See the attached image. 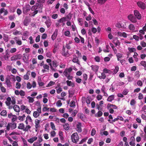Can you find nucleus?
Returning <instances> with one entry per match:
<instances>
[{
	"label": "nucleus",
	"mask_w": 146,
	"mask_h": 146,
	"mask_svg": "<svg viewBox=\"0 0 146 146\" xmlns=\"http://www.w3.org/2000/svg\"><path fill=\"white\" fill-rule=\"evenodd\" d=\"M7 100L5 102V103L7 106H8V108L9 109L13 108V106L16 103L15 99L13 97L11 98L10 97H8L7 98Z\"/></svg>",
	"instance_id": "1"
},
{
	"label": "nucleus",
	"mask_w": 146,
	"mask_h": 146,
	"mask_svg": "<svg viewBox=\"0 0 146 146\" xmlns=\"http://www.w3.org/2000/svg\"><path fill=\"white\" fill-rule=\"evenodd\" d=\"M66 17H63L60 19L58 20L57 21L58 23H57L56 25V26H60L61 25L64 26L65 25V22L66 21Z\"/></svg>",
	"instance_id": "2"
},
{
	"label": "nucleus",
	"mask_w": 146,
	"mask_h": 146,
	"mask_svg": "<svg viewBox=\"0 0 146 146\" xmlns=\"http://www.w3.org/2000/svg\"><path fill=\"white\" fill-rule=\"evenodd\" d=\"M72 141L74 143H76L79 140V136L77 132L72 134L71 136Z\"/></svg>",
	"instance_id": "3"
},
{
	"label": "nucleus",
	"mask_w": 146,
	"mask_h": 146,
	"mask_svg": "<svg viewBox=\"0 0 146 146\" xmlns=\"http://www.w3.org/2000/svg\"><path fill=\"white\" fill-rule=\"evenodd\" d=\"M31 9V6L29 4H26L23 8V14H27V13Z\"/></svg>",
	"instance_id": "4"
},
{
	"label": "nucleus",
	"mask_w": 146,
	"mask_h": 146,
	"mask_svg": "<svg viewBox=\"0 0 146 146\" xmlns=\"http://www.w3.org/2000/svg\"><path fill=\"white\" fill-rule=\"evenodd\" d=\"M22 56L21 54H18L12 56L11 58V61L21 59Z\"/></svg>",
	"instance_id": "5"
},
{
	"label": "nucleus",
	"mask_w": 146,
	"mask_h": 146,
	"mask_svg": "<svg viewBox=\"0 0 146 146\" xmlns=\"http://www.w3.org/2000/svg\"><path fill=\"white\" fill-rule=\"evenodd\" d=\"M41 113V108H38L36 110V111H35L33 113V116L35 118L38 117Z\"/></svg>",
	"instance_id": "6"
},
{
	"label": "nucleus",
	"mask_w": 146,
	"mask_h": 146,
	"mask_svg": "<svg viewBox=\"0 0 146 146\" xmlns=\"http://www.w3.org/2000/svg\"><path fill=\"white\" fill-rule=\"evenodd\" d=\"M137 4L138 7L142 9H144L146 8V5L144 3L141 1L138 2L137 3Z\"/></svg>",
	"instance_id": "7"
},
{
	"label": "nucleus",
	"mask_w": 146,
	"mask_h": 146,
	"mask_svg": "<svg viewBox=\"0 0 146 146\" xmlns=\"http://www.w3.org/2000/svg\"><path fill=\"white\" fill-rule=\"evenodd\" d=\"M72 70V67H70L66 69L63 72L64 75L66 76L68 75H70V73Z\"/></svg>",
	"instance_id": "8"
},
{
	"label": "nucleus",
	"mask_w": 146,
	"mask_h": 146,
	"mask_svg": "<svg viewBox=\"0 0 146 146\" xmlns=\"http://www.w3.org/2000/svg\"><path fill=\"white\" fill-rule=\"evenodd\" d=\"M13 108L15 111L17 113L16 114V115H19V113L20 112V108L19 106L18 105L15 104L13 106Z\"/></svg>",
	"instance_id": "9"
},
{
	"label": "nucleus",
	"mask_w": 146,
	"mask_h": 146,
	"mask_svg": "<svg viewBox=\"0 0 146 146\" xmlns=\"http://www.w3.org/2000/svg\"><path fill=\"white\" fill-rule=\"evenodd\" d=\"M134 15L137 19L140 20L141 19V15L138 11L137 10H135L134 11Z\"/></svg>",
	"instance_id": "10"
},
{
	"label": "nucleus",
	"mask_w": 146,
	"mask_h": 146,
	"mask_svg": "<svg viewBox=\"0 0 146 146\" xmlns=\"http://www.w3.org/2000/svg\"><path fill=\"white\" fill-rule=\"evenodd\" d=\"M76 131L78 133L81 132L82 131V129L81 127L82 123L81 122H78L76 125Z\"/></svg>",
	"instance_id": "11"
},
{
	"label": "nucleus",
	"mask_w": 146,
	"mask_h": 146,
	"mask_svg": "<svg viewBox=\"0 0 146 146\" xmlns=\"http://www.w3.org/2000/svg\"><path fill=\"white\" fill-rule=\"evenodd\" d=\"M128 19L133 23H136L137 22V20L132 15H130L128 16Z\"/></svg>",
	"instance_id": "12"
},
{
	"label": "nucleus",
	"mask_w": 146,
	"mask_h": 146,
	"mask_svg": "<svg viewBox=\"0 0 146 146\" xmlns=\"http://www.w3.org/2000/svg\"><path fill=\"white\" fill-rule=\"evenodd\" d=\"M29 122L33 123V120L29 115H28L26 117L25 123L26 125L28 124Z\"/></svg>",
	"instance_id": "13"
},
{
	"label": "nucleus",
	"mask_w": 146,
	"mask_h": 146,
	"mask_svg": "<svg viewBox=\"0 0 146 146\" xmlns=\"http://www.w3.org/2000/svg\"><path fill=\"white\" fill-rule=\"evenodd\" d=\"M16 43L19 45H21L22 42L21 40L19 37H15L14 38Z\"/></svg>",
	"instance_id": "14"
},
{
	"label": "nucleus",
	"mask_w": 146,
	"mask_h": 146,
	"mask_svg": "<svg viewBox=\"0 0 146 146\" xmlns=\"http://www.w3.org/2000/svg\"><path fill=\"white\" fill-rule=\"evenodd\" d=\"M38 139L37 136L33 137L28 140V141L31 143H33L34 141H36Z\"/></svg>",
	"instance_id": "15"
},
{
	"label": "nucleus",
	"mask_w": 146,
	"mask_h": 146,
	"mask_svg": "<svg viewBox=\"0 0 146 146\" xmlns=\"http://www.w3.org/2000/svg\"><path fill=\"white\" fill-rule=\"evenodd\" d=\"M131 141L129 143V145L131 146H135V139L134 137H131Z\"/></svg>",
	"instance_id": "16"
},
{
	"label": "nucleus",
	"mask_w": 146,
	"mask_h": 146,
	"mask_svg": "<svg viewBox=\"0 0 146 146\" xmlns=\"http://www.w3.org/2000/svg\"><path fill=\"white\" fill-rule=\"evenodd\" d=\"M58 31V30L57 29H56L52 35L51 38L53 40H54L56 38L57 35Z\"/></svg>",
	"instance_id": "17"
},
{
	"label": "nucleus",
	"mask_w": 146,
	"mask_h": 146,
	"mask_svg": "<svg viewBox=\"0 0 146 146\" xmlns=\"http://www.w3.org/2000/svg\"><path fill=\"white\" fill-rule=\"evenodd\" d=\"M92 68V69L94 72H97L99 69V66L97 65H92L91 66Z\"/></svg>",
	"instance_id": "18"
},
{
	"label": "nucleus",
	"mask_w": 146,
	"mask_h": 146,
	"mask_svg": "<svg viewBox=\"0 0 146 146\" xmlns=\"http://www.w3.org/2000/svg\"><path fill=\"white\" fill-rule=\"evenodd\" d=\"M108 109L111 108L112 109H116L117 108V107L113 104H108L107 106Z\"/></svg>",
	"instance_id": "19"
},
{
	"label": "nucleus",
	"mask_w": 146,
	"mask_h": 146,
	"mask_svg": "<svg viewBox=\"0 0 146 146\" xmlns=\"http://www.w3.org/2000/svg\"><path fill=\"white\" fill-rule=\"evenodd\" d=\"M30 75V73L29 71H28L26 74L23 77L24 80H28L29 79V76Z\"/></svg>",
	"instance_id": "20"
},
{
	"label": "nucleus",
	"mask_w": 146,
	"mask_h": 146,
	"mask_svg": "<svg viewBox=\"0 0 146 146\" xmlns=\"http://www.w3.org/2000/svg\"><path fill=\"white\" fill-rule=\"evenodd\" d=\"M30 20L28 19L27 17H26L24 21L23 24L25 26H27L30 22Z\"/></svg>",
	"instance_id": "21"
},
{
	"label": "nucleus",
	"mask_w": 146,
	"mask_h": 146,
	"mask_svg": "<svg viewBox=\"0 0 146 146\" xmlns=\"http://www.w3.org/2000/svg\"><path fill=\"white\" fill-rule=\"evenodd\" d=\"M48 18L49 19L47 20L45 22V24L48 28L50 26L52 23L50 19H49V17H48Z\"/></svg>",
	"instance_id": "22"
},
{
	"label": "nucleus",
	"mask_w": 146,
	"mask_h": 146,
	"mask_svg": "<svg viewBox=\"0 0 146 146\" xmlns=\"http://www.w3.org/2000/svg\"><path fill=\"white\" fill-rule=\"evenodd\" d=\"M28 56L25 54H23V60L25 62H27L29 59Z\"/></svg>",
	"instance_id": "23"
},
{
	"label": "nucleus",
	"mask_w": 146,
	"mask_h": 146,
	"mask_svg": "<svg viewBox=\"0 0 146 146\" xmlns=\"http://www.w3.org/2000/svg\"><path fill=\"white\" fill-rule=\"evenodd\" d=\"M40 120H38L36 119L35 120V127L36 129H37L40 126Z\"/></svg>",
	"instance_id": "24"
},
{
	"label": "nucleus",
	"mask_w": 146,
	"mask_h": 146,
	"mask_svg": "<svg viewBox=\"0 0 146 146\" xmlns=\"http://www.w3.org/2000/svg\"><path fill=\"white\" fill-rule=\"evenodd\" d=\"M128 28L131 31L134 32L135 29V27L132 24H130L128 26Z\"/></svg>",
	"instance_id": "25"
},
{
	"label": "nucleus",
	"mask_w": 146,
	"mask_h": 146,
	"mask_svg": "<svg viewBox=\"0 0 146 146\" xmlns=\"http://www.w3.org/2000/svg\"><path fill=\"white\" fill-rule=\"evenodd\" d=\"M66 83L67 85L68 86H71L72 87H74L75 86L74 84L71 81H70L68 80H67L66 81Z\"/></svg>",
	"instance_id": "26"
},
{
	"label": "nucleus",
	"mask_w": 146,
	"mask_h": 146,
	"mask_svg": "<svg viewBox=\"0 0 146 146\" xmlns=\"http://www.w3.org/2000/svg\"><path fill=\"white\" fill-rule=\"evenodd\" d=\"M114 99V95H111L109 96L107 99V101L109 102H111Z\"/></svg>",
	"instance_id": "27"
},
{
	"label": "nucleus",
	"mask_w": 146,
	"mask_h": 146,
	"mask_svg": "<svg viewBox=\"0 0 146 146\" xmlns=\"http://www.w3.org/2000/svg\"><path fill=\"white\" fill-rule=\"evenodd\" d=\"M52 66L54 68H56L58 66V64L56 60H54L52 61Z\"/></svg>",
	"instance_id": "28"
},
{
	"label": "nucleus",
	"mask_w": 146,
	"mask_h": 146,
	"mask_svg": "<svg viewBox=\"0 0 146 146\" xmlns=\"http://www.w3.org/2000/svg\"><path fill=\"white\" fill-rule=\"evenodd\" d=\"M25 127V125L23 123H20L19 124L18 127V128L20 129L23 130V131L24 128Z\"/></svg>",
	"instance_id": "29"
},
{
	"label": "nucleus",
	"mask_w": 146,
	"mask_h": 146,
	"mask_svg": "<svg viewBox=\"0 0 146 146\" xmlns=\"http://www.w3.org/2000/svg\"><path fill=\"white\" fill-rule=\"evenodd\" d=\"M78 57L75 56V57L73 58L72 61L74 63H76L78 65L80 64V63L78 61Z\"/></svg>",
	"instance_id": "30"
},
{
	"label": "nucleus",
	"mask_w": 146,
	"mask_h": 146,
	"mask_svg": "<svg viewBox=\"0 0 146 146\" xmlns=\"http://www.w3.org/2000/svg\"><path fill=\"white\" fill-rule=\"evenodd\" d=\"M104 73H108L109 74H111L112 73V71L108 69H107L106 68H104L103 70Z\"/></svg>",
	"instance_id": "31"
},
{
	"label": "nucleus",
	"mask_w": 146,
	"mask_h": 146,
	"mask_svg": "<svg viewBox=\"0 0 146 146\" xmlns=\"http://www.w3.org/2000/svg\"><path fill=\"white\" fill-rule=\"evenodd\" d=\"M11 125V129L13 130L15 129L17 127L16 124L15 123H10Z\"/></svg>",
	"instance_id": "32"
},
{
	"label": "nucleus",
	"mask_w": 146,
	"mask_h": 146,
	"mask_svg": "<svg viewBox=\"0 0 146 146\" xmlns=\"http://www.w3.org/2000/svg\"><path fill=\"white\" fill-rule=\"evenodd\" d=\"M6 84L7 85L8 87L10 88L12 87L11 82L8 79L6 80Z\"/></svg>",
	"instance_id": "33"
},
{
	"label": "nucleus",
	"mask_w": 146,
	"mask_h": 146,
	"mask_svg": "<svg viewBox=\"0 0 146 146\" xmlns=\"http://www.w3.org/2000/svg\"><path fill=\"white\" fill-rule=\"evenodd\" d=\"M31 127L28 124L24 128L23 131H27L29 130L30 129Z\"/></svg>",
	"instance_id": "34"
},
{
	"label": "nucleus",
	"mask_w": 146,
	"mask_h": 146,
	"mask_svg": "<svg viewBox=\"0 0 146 146\" xmlns=\"http://www.w3.org/2000/svg\"><path fill=\"white\" fill-rule=\"evenodd\" d=\"M107 1V0H97V2L100 5H102L104 4Z\"/></svg>",
	"instance_id": "35"
},
{
	"label": "nucleus",
	"mask_w": 146,
	"mask_h": 146,
	"mask_svg": "<svg viewBox=\"0 0 146 146\" xmlns=\"http://www.w3.org/2000/svg\"><path fill=\"white\" fill-rule=\"evenodd\" d=\"M25 115L23 114L22 116H19L18 117V119L20 121H23L25 120Z\"/></svg>",
	"instance_id": "36"
},
{
	"label": "nucleus",
	"mask_w": 146,
	"mask_h": 146,
	"mask_svg": "<svg viewBox=\"0 0 146 146\" xmlns=\"http://www.w3.org/2000/svg\"><path fill=\"white\" fill-rule=\"evenodd\" d=\"M64 128L66 130H68L69 129V125L67 123H66L63 125Z\"/></svg>",
	"instance_id": "37"
},
{
	"label": "nucleus",
	"mask_w": 146,
	"mask_h": 146,
	"mask_svg": "<svg viewBox=\"0 0 146 146\" xmlns=\"http://www.w3.org/2000/svg\"><path fill=\"white\" fill-rule=\"evenodd\" d=\"M62 54L63 56H67L68 54V51L67 50L66 52L65 50L64 49L63 50Z\"/></svg>",
	"instance_id": "38"
},
{
	"label": "nucleus",
	"mask_w": 146,
	"mask_h": 146,
	"mask_svg": "<svg viewBox=\"0 0 146 146\" xmlns=\"http://www.w3.org/2000/svg\"><path fill=\"white\" fill-rule=\"evenodd\" d=\"M103 114V113L102 112L100 111H99L98 112V113L96 114L95 115L96 117H100Z\"/></svg>",
	"instance_id": "39"
},
{
	"label": "nucleus",
	"mask_w": 146,
	"mask_h": 146,
	"mask_svg": "<svg viewBox=\"0 0 146 146\" xmlns=\"http://www.w3.org/2000/svg\"><path fill=\"white\" fill-rule=\"evenodd\" d=\"M56 92L58 94L60 93L62 91V88L59 86L58 87H56Z\"/></svg>",
	"instance_id": "40"
},
{
	"label": "nucleus",
	"mask_w": 146,
	"mask_h": 146,
	"mask_svg": "<svg viewBox=\"0 0 146 146\" xmlns=\"http://www.w3.org/2000/svg\"><path fill=\"white\" fill-rule=\"evenodd\" d=\"M27 99L29 100V102L30 103H33L34 101L33 98L30 96L27 97Z\"/></svg>",
	"instance_id": "41"
},
{
	"label": "nucleus",
	"mask_w": 146,
	"mask_h": 146,
	"mask_svg": "<svg viewBox=\"0 0 146 146\" xmlns=\"http://www.w3.org/2000/svg\"><path fill=\"white\" fill-rule=\"evenodd\" d=\"M119 69V67L117 66H116L113 72V74H115L117 73Z\"/></svg>",
	"instance_id": "42"
},
{
	"label": "nucleus",
	"mask_w": 146,
	"mask_h": 146,
	"mask_svg": "<svg viewBox=\"0 0 146 146\" xmlns=\"http://www.w3.org/2000/svg\"><path fill=\"white\" fill-rule=\"evenodd\" d=\"M137 84L139 86H142L143 85V83L142 81L140 80H138L137 83Z\"/></svg>",
	"instance_id": "43"
},
{
	"label": "nucleus",
	"mask_w": 146,
	"mask_h": 146,
	"mask_svg": "<svg viewBox=\"0 0 146 146\" xmlns=\"http://www.w3.org/2000/svg\"><path fill=\"white\" fill-rule=\"evenodd\" d=\"M103 98V96H102L101 94H98L97 95L96 97V98L97 100L98 101H100Z\"/></svg>",
	"instance_id": "44"
},
{
	"label": "nucleus",
	"mask_w": 146,
	"mask_h": 146,
	"mask_svg": "<svg viewBox=\"0 0 146 146\" xmlns=\"http://www.w3.org/2000/svg\"><path fill=\"white\" fill-rule=\"evenodd\" d=\"M70 106L71 107H75L76 105L75 102L73 101H71L70 104Z\"/></svg>",
	"instance_id": "45"
},
{
	"label": "nucleus",
	"mask_w": 146,
	"mask_h": 146,
	"mask_svg": "<svg viewBox=\"0 0 146 146\" xmlns=\"http://www.w3.org/2000/svg\"><path fill=\"white\" fill-rule=\"evenodd\" d=\"M128 50L130 52H134L136 51L135 49L134 48L129 47Z\"/></svg>",
	"instance_id": "46"
},
{
	"label": "nucleus",
	"mask_w": 146,
	"mask_h": 146,
	"mask_svg": "<svg viewBox=\"0 0 146 146\" xmlns=\"http://www.w3.org/2000/svg\"><path fill=\"white\" fill-rule=\"evenodd\" d=\"M78 21L79 22V25H82L83 24V23L82 21V18H78Z\"/></svg>",
	"instance_id": "47"
},
{
	"label": "nucleus",
	"mask_w": 146,
	"mask_h": 146,
	"mask_svg": "<svg viewBox=\"0 0 146 146\" xmlns=\"http://www.w3.org/2000/svg\"><path fill=\"white\" fill-rule=\"evenodd\" d=\"M50 125L51 128L54 130H55L56 128L54 124L52 122H51L50 123Z\"/></svg>",
	"instance_id": "48"
},
{
	"label": "nucleus",
	"mask_w": 146,
	"mask_h": 146,
	"mask_svg": "<svg viewBox=\"0 0 146 146\" xmlns=\"http://www.w3.org/2000/svg\"><path fill=\"white\" fill-rule=\"evenodd\" d=\"M17 117L15 115H13L12 118V122H14L17 119Z\"/></svg>",
	"instance_id": "49"
},
{
	"label": "nucleus",
	"mask_w": 146,
	"mask_h": 146,
	"mask_svg": "<svg viewBox=\"0 0 146 146\" xmlns=\"http://www.w3.org/2000/svg\"><path fill=\"white\" fill-rule=\"evenodd\" d=\"M38 11L37 10H35L34 11L33 13H30L29 15H31V16L34 17L35 15L37 14L38 13Z\"/></svg>",
	"instance_id": "50"
},
{
	"label": "nucleus",
	"mask_w": 146,
	"mask_h": 146,
	"mask_svg": "<svg viewBox=\"0 0 146 146\" xmlns=\"http://www.w3.org/2000/svg\"><path fill=\"white\" fill-rule=\"evenodd\" d=\"M109 46L108 45H106V48L104 49L103 50V51L105 52H109Z\"/></svg>",
	"instance_id": "51"
},
{
	"label": "nucleus",
	"mask_w": 146,
	"mask_h": 146,
	"mask_svg": "<svg viewBox=\"0 0 146 146\" xmlns=\"http://www.w3.org/2000/svg\"><path fill=\"white\" fill-rule=\"evenodd\" d=\"M136 103V101L134 99H132L131 100L130 104L131 105L134 106L135 104Z\"/></svg>",
	"instance_id": "52"
},
{
	"label": "nucleus",
	"mask_w": 146,
	"mask_h": 146,
	"mask_svg": "<svg viewBox=\"0 0 146 146\" xmlns=\"http://www.w3.org/2000/svg\"><path fill=\"white\" fill-rule=\"evenodd\" d=\"M41 145L42 144L40 143L38 141L35 142L33 144V146H41Z\"/></svg>",
	"instance_id": "53"
},
{
	"label": "nucleus",
	"mask_w": 146,
	"mask_h": 146,
	"mask_svg": "<svg viewBox=\"0 0 146 146\" xmlns=\"http://www.w3.org/2000/svg\"><path fill=\"white\" fill-rule=\"evenodd\" d=\"M140 45L143 47H145L146 46V43L143 41H142L140 42Z\"/></svg>",
	"instance_id": "54"
},
{
	"label": "nucleus",
	"mask_w": 146,
	"mask_h": 146,
	"mask_svg": "<svg viewBox=\"0 0 146 146\" xmlns=\"http://www.w3.org/2000/svg\"><path fill=\"white\" fill-rule=\"evenodd\" d=\"M96 133V131L95 129L94 128L92 129L91 132V135L92 136H94V135H95Z\"/></svg>",
	"instance_id": "55"
},
{
	"label": "nucleus",
	"mask_w": 146,
	"mask_h": 146,
	"mask_svg": "<svg viewBox=\"0 0 146 146\" xmlns=\"http://www.w3.org/2000/svg\"><path fill=\"white\" fill-rule=\"evenodd\" d=\"M49 65H47L46 64H45L44 65L43 68L44 69L47 70H48L49 69Z\"/></svg>",
	"instance_id": "56"
},
{
	"label": "nucleus",
	"mask_w": 146,
	"mask_h": 146,
	"mask_svg": "<svg viewBox=\"0 0 146 146\" xmlns=\"http://www.w3.org/2000/svg\"><path fill=\"white\" fill-rule=\"evenodd\" d=\"M56 106L58 107H60L62 105V103L61 102L60 100H59L56 103Z\"/></svg>",
	"instance_id": "57"
},
{
	"label": "nucleus",
	"mask_w": 146,
	"mask_h": 146,
	"mask_svg": "<svg viewBox=\"0 0 146 146\" xmlns=\"http://www.w3.org/2000/svg\"><path fill=\"white\" fill-rule=\"evenodd\" d=\"M32 87L31 85L30 82H27V88L28 89H30Z\"/></svg>",
	"instance_id": "58"
},
{
	"label": "nucleus",
	"mask_w": 146,
	"mask_h": 146,
	"mask_svg": "<svg viewBox=\"0 0 146 146\" xmlns=\"http://www.w3.org/2000/svg\"><path fill=\"white\" fill-rule=\"evenodd\" d=\"M21 33L20 32L17 31V30H16L15 31L13 32V34L14 35H20Z\"/></svg>",
	"instance_id": "59"
},
{
	"label": "nucleus",
	"mask_w": 146,
	"mask_h": 146,
	"mask_svg": "<svg viewBox=\"0 0 146 146\" xmlns=\"http://www.w3.org/2000/svg\"><path fill=\"white\" fill-rule=\"evenodd\" d=\"M3 39L7 42L8 41V36L6 35H4L3 36Z\"/></svg>",
	"instance_id": "60"
},
{
	"label": "nucleus",
	"mask_w": 146,
	"mask_h": 146,
	"mask_svg": "<svg viewBox=\"0 0 146 146\" xmlns=\"http://www.w3.org/2000/svg\"><path fill=\"white\" fill-rule=\"evenodd\" d=\"M95 61L97 62H99L100 61V58L98 56H96L94 58Z\"/></svg>",
	"instance_id": "61"
},
{
	"label": "nucleus",
	"mask_w": 146,
	"mask_h": 146,
	"mask_svg": "<svg viewBox=\"0 0 146 146\" xmlns=\"http://www.w3.org/2000/svg\"><path fill=\"white\" fill-rule=\"evenodd\" d=\"M25 93L24 91L22 90H21L20 91L19 95L21 96H24L25 95Z\"/></svg>",
	"instance_id": "62"
},
{
	"label": "nucleus",
	"mask_w": 146,
	"mask_h": 146,
	"mask_svg": "<svg viewBox=\"0 0 146 146\" xmlns=\"http://www.w3.org/2000/svg\"><path fill=\"white\" fill-rule=\"evenodd\" d=\"M21 85L20 83L19 82H17L16 83L15 87L17 89H20L21 88Z\"/></svg>",
	"instance_id": "63"
},
{
	"label": "nucleus",
	"mask_w": 146,
	"mask_h": 146,
	"mask_svg": "<svg viewBox=\"0 0 146 146\" xmlns=\"http://www.w3.org/2000/svg\"><path fill=\"white\" fill-rule=\"evenodd\" d=\"M142 111H143L146 114V106L144 105L142 108Z\"/></svg>",
	"instance_id": "64"
}]
</instances>
